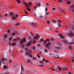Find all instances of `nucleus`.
Segmentation results:
<instances>
[{"label": "nucleus", "mask_w": 74, "mask_h": 74, "mask_svg": "<svg viewBox=\"0 0 74 74\" xmlns=\"http://www.w3.org/2000/svg\"><path fill=\"white\" fill-rule=\"evenodd\" d=\"M42 60L43 61V62H46V60H46V59H45L44 58H43V59H42Z\"/></svg>", "instance_id": "30"}, {"label": "nucleus", "mask_w": 74, "mask_h": 74, "mask_svg": "<svg viewBox=\"0 0 74 74\" xmlns=\"http://www.w3.org/2000/svg\"><path fill=\"white\" fill-rule=\"evenodd\" d=\"M29 54H30L29 53H26V55H29Z\"/></svg>", "instance_id": "51"}, {"label": "nucleus", "mask_w": 74, "mask_h": 74, "mask_svg": "<svg viewBox=\"0 0 74 74\" xmlns=\"http://www.w3.org/2000/svg\"><path fill=\"white\" fill-rule=\"evenodd\" d=\"M32 49H33V50H34V49H35V47H32Z\"/></svg>", "instance_id": "53"}, {"label": "nucleus", "mask_w": 74, "mask_h": 74, "mask_svg": "<svg viewBox=\"0 0 74 74\" xmlns=\"http://www.w3.org/2000/svg\"><path fill=\"white\" fill-rule=\"evenodd\" d=\"M52 21L53 23H55L56 22V20H53Z\"/></svg>", "instance_id": "27"}, {"label": "nucleus", "mask_w": 74, "mask_h": 74, "mask_svg": "<svg viewBox=\"0 0 74 74\" xmlns=\"http://www.w3.org/2000/svg\"><path fill=\"white\" fill-rule=\"evenodd\" d=\"M9 62L10 64H11V63H12L11 61L10 60H9Z\"/></svg>", "instance_id": "44"}, {"label": "nucleus", "mask_w": 74, "mask_h": 74, "mask_svg": "<svg viewBox=\"0 0 74 74\" xmlns=\"http://www.w3.org/2000/svg\"><path fill=\"white\" fill-rule=\"evenodd\" d=\"M72 62H74V60L73 59H72Z\"/></svg>", "instance_id": "61"}, {"label": "nucleus", "mask_w": 74, "mask_h": 74, "mask_svg": "<svg viewBox=\"0 0 74 74\" xmlns=\"http://www.w3.org/2000/svg\"><path fill=\"white\" fill-rule=\"evenodd\" d=\"M57 69H58L59 70H65L66 71H67L68 70V69L66 68H62L59 66H58L57 67Z\"/></svg>", "instance_id": "3"}, {"label": "nucleus", "mask_w": 74, "mask_h": 74, "mask_svg": "<svg viewBox=\"0 0 74 74\" xmlns=\"http://www.w3.org/2000/svg\"><path fill=\"white\" fill-rule=\"evenodd\" d=\"M59 36L61 38H64V37H63V35L61 34H59Z\"/></svg>", "instance_id": "15"}, {"label": "nucleus", "mask_w": 74, "mask_h": 74, "mask_svg": "<svg viewBox=\"0 0 74 74\" xmlns=\"http://www.w3.org/2000/svg\"><path fill=\"white\" fill-rule=\"evenodd\" d=\"M41 55V52H40L39 53L37 54V56L39 58H40V56L39 55Z\"/></svg>", "instance_id": "16"}, {"label": "nucleus", "mask_w": 74, "mask_h": 74, "mask_svg": "<svg viewBox=\"0 0 74 74\" xmlns=\"http://www.w3.org/2000/svg\"><path fill=\"white\" fill-rule=\"evenodd\" d=\"M51 70H52V71H55V69H52V68H50Z\"/></svg>", "instance_id": "42"}, {"label": "nucleus", "mask_w": 74, "mask_h": 74, "mask_svg": "<svg viewBox=\"0 0 74 74\" xmlns=\"http://www.w3.org/2000/svg\"><path fill=\"white\" fill-rule=\"evenodd\" d=\"M51 42H49L48 43H47L45 45V47H46L47 49L51 50Z\"/></svg>", "instance_id": "2"}, {"label": "nucleus", "mask_w": 74, "mask_h": 74, "mask_svg": "<svg viewBox=\"0 0 74 74\" xmlns=\"http://www.w3.org/2000/svg\"><path fill=\"white\" fill-rule=\"evenodd\" d=\"M69 35L71 37H73V36H74V34H73V33L72 32H69Z\"/></svg>", "instance_id": "12"}, {"label": "nucleus", "mask_w": 74, "mask_h": 74, "mask_svg": "<svg viewBox=\"0 0 74 74\" xmlns=\"http://www.w3.org/2000/svg\"><path fill=\"white\" fill-rule=\"evenodd\" d=\"M13 41H17V40L16 39H13Z\"/></svg>", "instance_id": "45"}, {"label": "nucleus", "mask_w": 74, "mask_h": 74, "mask_svg": "<svg viewBox=\"0 0 74 74\" xmlns=\"http://www.w3.org/2000/svg\"><path fill=\"white\" fill-rule=\"evenodd\" d=\"M67 4H71V2L69 1H68L67 2Z\"/></svg>", "instance_id": "29"}, {"label": "nucleus", "mask_w": 74, "mask_h": 74, "mask_svg": "<svg viewBox=\"0 0 74 74\" xmlns=\"http://www.w3.org/2000/svg\"><path fill=\"white\" fill-rule=\"evenodd\" d=\"M58 22H61V21H60V20H58Z\"/></svg>", "instance_id": "59"}, {"label": "nucleus", "mask_w": 74, "mask_h": 74, "mask_svg": "<svg viewBox=\"0 0 74 74\" xmlns=\"http://www.w3.org/2000/svg\"><path fill=\"white\" fill-rule=\"evenodd\" d=\"M15 16H12V17L11 18V19L13 21H14V20H15L16 18H17V17L18 16V14H15Z\"/></svg>", "instance_id": "5"}, {"label": "nucleus", "mask_w": 74, "mask_h": 74, "mask_svg": "<svg viewBox=\"0 0 74 74\" xmlns=\"http://www.w3.org/2000/svg\"><path fill=\"white\" fill-rule=\"evenodd\" d=\"M44 41V39L42 38L40 39V40L39 41V42H42V41Z\"/></svg>", "instance_id": "25"}, {"label": "nucleus", "mask_w": 74, "mask_h": 74, "mask_svg": "<svg viewBox=\"0 0 74 74\" xmlns=\"http://www.w3.org/2000/svg\"><path fill=\"white\" fill-rule=\"evenodd\" d=\"M23 1V3L27 7V8H29L30 7V6L31 5H33V3L31 1H30L29 3V4H28L27 3H26V2L25 1V0H22Z\"/></svg>", "instance_id": "1"}, {"label": "nucleus", "mask_w": 74, "mask_h": 74, "mask_svg": "<svg viewBox=\"0 0 74 74\" xmlns=\"http://www.w3.org/2000/svg\"><path fill=\"white\" fill-rule=\"evenodd\" d=\"M69 47H68V48H69V49H70V50H71H71H72V47H71V45H69Z\"/></svg>", "instance_id": "21"}, {"label": "nucleus", "mask_w": 74, "mask_h": 74, "mask_svg": "<svg viewBox=\"0 0 74 74\" xmlns=\"http://www.w3.org/2000/svg\"><path fill=\"white\" fill-rule=\"evenodd\" d=\"M16 1H17V3H20V2H21V1L19 0H16Z\"/></svg>", "instance_id": "35"}, {"label": "nucleus", "mask_w": 74, "mask_h": 74, "mask_svg": "<svg viewBox=\"0 0 74 74\" xmlns=\"http://www.w3.org/2000/svg\"><path fill=\"white\" fill-rule=\"evenodd\" d=\"M32 59H33V60H36V58H32Z\"/></svg>", "instance_id": "56"}, {"label": "nucleus", "mask_w": 74, "mask_h": 74, "mask_svg": "<svg viewBox=\"0 0 74 74\" xmlns=\"http://www.w3.org/2000/svg\"><path fill=\"white\" fill-rule=\"evenodd\" d=\"M15 44H16V43H14V42H9L8 44V45L10 46H15Z\"/></svg>", "instance_id": "6"}, {"label": "nucleus", "mask_w": 74, "mask_h": 74, "mask_svg": "<svg viewBox=\"0 0 74 74\" xmlns=\"http://www.w3.org/2000/svg\"><path fill=\"white\" fill-rule=\"evenodd\" d=\"M40 63H42V64H44V63H42V61H40Z\"/></svg>", "instance_id": "49"}, {"label": "nucleus", "mask_w": 74, "mask_h": 74, "mask_svg": "<svg viewBox=\"0 0 74 74\" xmlns=\"http://www.w3.org/2000/svg\"><path fill=\"white\" fill-rule=\"evenodd\" d=\"M25 12H24L25 13V14H28V12L27 11H26L25 10H24Z\"/></svg>", "instance_id": "38"}, {"label": "nucleus", "mask_w": 74, "mask_h": 74, "mask_svg": "<svg viewBox=\"0 0 74 74\" xmlns=\"http://www.w3.org/2000/svg\"><path fill=\"white\" fill-rule=\"evenodd\" d=\"M7 68V66L5 65H4L3 67V69H6Z\"/></svg>", "instance_id": "34"}, {"label": "nucleus", "mask_w": 74, "mask_h": 74, "mask_svg": "<svg viewBox=\"0 0 74 74\" xmlns=\"http://www.w3.org/2000/svg\"><path fill=\"white\" fill-rule=\"evenodd\" d=\"M59 10L60 11L61 10V11H62V12L63 13V14L66 13V12H65L62 9V7H60V8H59Z\"/></svg>", "instance_id": "9"}, {"label": "nucleus", "mask_w": 74, "mask_h": 74, "mask_svg": "<svg viewBox=\"0 0 74 74\" xmlns=\"http://www.w3.org/2000/svg\"><path fill=\"white\" fill-rule=\"evenodd\" d=\"M44 51L46 53V52H47V49H44Z\"/></svg>", "instance_id": "40"}, {"label": "nucleus", "mask_w": 74, "mask_h": 74, "mask_svg": "<svg viewBox=\"0 0 74 74\" xmlns=\"http://www.w3.org/2000/svg\"><path fill=\"white\" fill-rule=\"evenodd\" d=\"M21 70H23V68L22 67L21 68Z\"/></svg>", "instance_id": "62"}, {"label": "nucleus", "mask_w": 74, "mask_h": 74, "mask_svg": "<svg viewBox=\"0 0 74 74\" xmlns=\"http://www.w3.org/2000/svg\"><path fill=\"white\" fill-rule=\"evenodd\" d=\"M47 23L48 24H51V22L49 21H47Z\"/></svg>", "instance_id": "33"}, {"label": "nucleus", "mask_w": 74, "mask_h": 74, "mask_svg": "<svg viewBox=\"0 0 74 74\" xmlns=\"http://www.w3.org/2000/svg\"><path fill=\"white\" fill-rule=\"evenodd\" d=\"M45 62L46 63L47 65H49V64H51V62L47 60H46V61H45Z\"/></svg>", "instance_id": "10"}, {"label": "nucleus", "mask_w": 74, "mask_h": 74, "mask_svg": "<svg viewBox=\"0 0 74 74\" xmlns=\"http://www.w3.org/2000/svg\"><path fill=\"white\" fill-rule=\"evenodd\" d=\"M7 38V35H4V40H6V39Z\"/></svg>", "instance_id": "24"}, {"label": "nucleus", "mask_w": 74, "mask_h": 74, "mask_svg": "<svg viewBox=\"0 0 74 74\" xmlns=\"http://www.w3.org/2000/svg\"><path fill=\"white\" fill-rule=\"evenodd\" d=\"M63 42H64V43H67V41L66 40H64L63 41Z\"/></svg>", "instance_id": "31"}, {"label": "nucleus", "mask_w": 74, "mask_h": 74, "mask_svg": "<svg viewBox=\"0 0 74 74\" xmlns=\"http://www.w3.org/2000/svg\"><path fill=\"white\" fill-rule=\"evenodd\" d=\"M10 16H12L13 15V13L11 12H10L9 13V15Z\"/></svg>", "instance_id": "17"}, {"label": "nucleus", "mask_w": 74, "mask_h": 74, "mask_svg": "<svg viewBox=\"0 0 74 74\" xmlns=\"http://www.w3.org/2000/svg\"><path fill=\"white\" fill-rule=\"evenodd\" d=\"M32 26L33 27H36V25L33 24L32 25Z\"/></svg>", "instance_id": "37"}, {"label": "nucleus", "mask_w": 74, "mask_h": 74, "mask_svg": "<svg viewBox=\"0 0 74 74\" xmlns=\"http://www.w3.org/2000/svg\"><path fill=\"white\" fill-rule=\"evenodd\" d=\"M25 50L26 51H27V52H30L31 51V50L30 49H27V48H25Z\"/></svg>", "instance_id": "11"}, {"label": "nucleus", "mask_w": 74, "mask_h": 74, "mask_svg": "<svg viewBox=\"0 0 74 74\" xmlns=\"http://www.w3.org/2000/svg\"><path fill=\"white\" fill-rule=\"evenodd\" d=\"M42 17V16H40V18H41Z\"/></svg>", "instance_id": "60"}, {"label": "nucleus", "mask_w": 74, "mask_h": 74, "mask_svg": "<svg viewBox=\"0 0 74 74\" xmlns=\"http://www.w3.org/2000/svg\"><path fill=\"white\" fill-rule=\"evenodd\" d=\"M25 45H23L22 46V48H24V47H25Z\"/></svg>", "instance_id": "55"}, {"label": "nucleus", "mask_w": 74, "mask_h": 74, "mask_svg": "<svg viewBox=\"0 0 74 74\" xmlns=\"http://www.w3.org/2000/svg\"><path fill=\"white\" fill-rule=\"evenodd\" d=\"M9 41H10V40H11V39H12V38L11 37L10 38H9Z\"/></svg>", "instance_id": "52"}, {"label": "nucleus", "mask_w": 74, "mask_h": 74, "mask_svg": "<svg viewBox=\"0 0 74 74\" xmlns=\"http://www.w3.org/2000/svg\"><path fill=\"white\" fill-rule=\"evenodd\" d=\"M10 30L8 29L7 30V32H8V34H10Z\"/></svg>", "instance_id": "32"}, {"label": "nucleus", "mask_w": 74, "mask_h": 74, "mask_svg": "<svg viewBox=\"0 0 74 74\" xmlns=\"http://www.w3.org/2000/svg\"><path fill=\"white\" fill-rule=\"evenodd\" d=\"M55 48L57 49H62V48H61V47H55Z\"/></svg>", "instance_id": "28"}, {"label": "nucleus", "mask_w": 74, "mask_h": 74, "mask_svg": "<svg viewBox=\"0 0 74 74\" xmlns=\"http://www.w3.org/2000/svg\"><path fill=\"white\" fill-rule=\"evenodd\" d=\"M27 11H31V9L29 8H27Z\"/></svg>", "instance_id": "39"}, {"label": "nucleus", "mask_w": 74, "mask_h": 74, "mask_svg": "<svg viewBox=\"0 0 74 74\" xmlns=\"http://www.w3.org/2000/svg\"><path fill=\"white\" fill-rule=\"evenodd\" d=\"M72 28L73 30H74V25L72 26Z\"/></svg>", "instance_id": "50"}, {"label": "nucleus", "mask_w": 74, "mask_h": 74, "mask_svg": "<svg viewBox=\"0 0 74 74\" xmlns=\"http://www.w3.org/2000/svg\"><path fill=\"white\" fill-rule=\"evenodd\" d=\"M45 11L46 12V13L47 14V16H48V15H49V13L48 12V9L46 8L45 9Z\"/></svg>", "instance_id": "13"}, {"label": "nucleus", "mask_w": 74, "mask_h": 74, "mask_svg": "<svg viewBox=\"0 0 74 74\" xmlns=\"http://www.w3.org/2000/svg\"><path fill=\"white\" fill-rule=\"evenodd\" d=\"M15 26H20L21 25H20V24H19V23H16V24L15 25Z\"/></svg>", "instance_id": "22"}, {"label": "nucleus", "mask_w": 74, "mask_h": 74, "mask_svg": "<svg viewBox=\"0 0 74 74\" xmlns=\"http://www.w3.org/2000/svg\"><path fill=\"white\" fill-rule=\"evenodd\" d=\"M1 60H2L3 61V62H5V61L6 60V58H1Z\"/></svg>", "instance_id": "20"}, {"label": "nucleus", "mask_w": 74, "mask_h": 74, "mask_svg": "<svg viewBox=\"0 0 74 74\" xmlns=\"http://www.w3.org/2000/svg\"><path fill=\"white\" fill-rule=\"evenodd\" d=\"M27 62L28 63H30V62H31V61L30 60H28Z\"/></svg>", "instance_id": "41"}, {"label": "nucleus", "mask_w": 74, "mask_h": 74, "mask_svg": "<svg viewBox=\"0 0 74 74\" xmlns=\"http://www.w3.org/2000/svg\"><path fill=\"white\" fill-rule=\"evenodd\" d=\"M35 42H36L35 41H32L31 42H29L28 43L27 45L28 46H29V45H30V44H33V43H35Z\"/></svg>", "instance_id": "8"}, {"label": "nucleus", "mask_w": 74, "mask_h": 74, "mask_svg": "<svg viewBox=\"0 0 74 74\" xmlns=\"http://www.w3.org/2000/svg\"><path fill=\"white\" fill-rule=\"evenodd\" d=\"M55 32H56V33H58V31H57V30H55Z\"/></svg>", "instance_id": "63"}, {"label": "nucleus", "mask_w": 74, "mask_h": 74, "mask_svg": "<svg viewBox=\"0 0 74 74\" xmlns=\"http://www.w3.org/2000/svg\"><path fill=\"white\" fill-rule=\"evenodd\" d=\"M5 16H8V15H9V14H5Z\"/></svg>", "instance_id": "46"}, {"label": "nucleus", "mask_w": 74, "mask_h": 74, "mask_svg": "<svg viewBox=\"0 0 74 74\" xmlns=\"http://www.w3.org/2000/svg\"><path fill=\"white\" fill-rule=\"evenodd\" d=\"M34 13L35 15H36V12H34Z\"/></svg>", "instance_id": "57"}, {"label": "nucleus", "mask_w": 74, "mask_h": 74, "mask_svg": "<svg viewBox=\"0 0 74 74\" xmlns=\"http://www.w3.org/2000/svg\"><path fill=\"white\" fill-rule=\"evenodd\" d=\"M42 65H40V66L41 67H42Z\"/></svg>", "instance_id": "64"}, {"label": "nucleus", "mask_w": 74, "mask_h": 74, "mask_svg": "<svg viewBox=\"0 0 74 74\" xmlns=\"http://www.w3.org/2000/svg\"><path fill=\"white\" fill-rule=\"evenodd\" d=\"M46 5H47V7H49V5L48 4V3H46Z\"/></svg>", "instance_id": "48"}, {"label": "nucleus", "mask_w": 74, "mask_h": 74, "mask_svg": "<svg viewBox=\"0 0 74 74\" xmlns=\"http://www.w3.org/2000/svg\"><path fill=\"white\" fill-rule=\"evenodd\" d=\"M53 39H47L46 40V41H53Z\"/></svg>", "instance_id": "19"}, {"label": "nucleus", "mask_w": 74, "mask_h": 74, "mask_svg": "<svg viewBox=\"0 0 74 74\" xmlns=\"http://www.w3.org/2000/svg\"><path fill=\"white\" fill-rule=\"evenodd\" d=\"M18 34V33H16V32H13L12 34V36H14V35H15V34Z\"/></svg>", "instance_id": "18"}, {"label": "nucleus", "mask_w": 74, "mask_h": 74, "mask_svg": "<svg viewBox=\"0 0 74 74\" xmlns=\"http://www.w3.org/2000/svg\"><path fill=\"white\" fill-rule=\"evenodd\" d=\"M36 4L38 6H40V5H41V3H38Z\"/></svg>", "instance_id": "26"}, {"label": "nucleus", "mask_w": 74, "mask_h": 74, "mask_svg": "<svg viewBox=\"0 0 74 74\" xmlns=\"http://www.w3.org/2000/svg\"><path fill=\"white\" fill-rule=\"evenodd\" d=\"M25 41H26V39H23L21 40L19 42V44L21 46H22V45L23 44L24 42H25Z\"/></svg>", "instance_id": "4"}, {"label": "nucleus", "mask_w": 74, "mask_h": 74, "mask_svg": "<svg viewBox=\"0 0 74 74\" xmlns=\"http://www.w3.org/2000/svg\"><path fill=\"white\" fill-rule=\"evenodd\" d=\"M59 2H62V0H59Z\"/></svg>", "instance_id": "58"}, {"label": "nucleus", "mask_w": 74, "mask_h": 74, "mask_svg": "<svg viewBox=\"0 0 74 74\" xmlns=\"http://www.w3.org/2000/svg\"><path fill=\"white\" fill-rule=\"evenodd\" d=\"M39 37H40V36H39L38 34H35V36L34 37V38H35V39H36V40H37V38H38Z\"/></svg>", "instance_id": "7"}, {"label": "nucleus", "mask_w": 74, "mask_h": 74, "mask_svg": "<svg viewBox=\"0 0 74 74\" xmlns=\"http://www.w3.org/2000/svg\"><path fill=\"white\" fill-rule=\"evenodd\" d=\"M52 10H53V11H55V8H53Z\"/></svg>", "instance_id": "54"}, {"label": "nucleus", "mask_w": 74, "mask_h": 74, "mask_svg": "<svg viewBox=\"0 0 74 74\" xmlns=\"http://www.w3.org/2000/svg\"><path fill=\"white\" fill-rule=\"evenodd\" d=\"M71 10L73 11V12H74V6L73 5L71 6Z\"/></svg>", "instance_id": "14"}, {"label": "nucleus", "mask_w": 74, "mask_h": 74, "mask_svg": "<svg viewBox=\"0 0 74 74\" xmlns=\"http://www.w3.org/2000/svg\"><path fill=\"white\" fill-rule=\"evenodd\" d=\"M46 42H47L46 41H43V44H46Z\"/></svg>", "instance_id": "36"}, {"label": "nucleus", "mask_w": 74, "mask_h": 74, "mask_svg": "<svg viewBox=\"0 0 74 74\" xmlns=\"http://www.w3.org/2000/svg\"><path fill=\"white\" fill-rule=\"evenodd\" d=\"M32 39V38L31 37H28V40H29V41H31Z\"/></svg>", "instance_id": "23"}, {"label": "nucleus", "mask_w": 74, "mask_h": 74, "mask_svg": "<svg viewBox=\"0 0 74 74\" xmlns=\"http://www.w3.org/2000/svg\"><path fill=\"white\" fill-rule=\"evenodd\" d=\"M29 56L30 58L31 57H32L33 56V55H29Z\"/></svg>", "instance_id": "47"}, {"label": "nucleus", "mask_w": 74, "mask_h": 74, "mask_svg": "<svg viewBox=\"0 0 74 74\" xmlns=\"http://www.w3.org/2000/svg\"><path fill=\"white\" fill-rule=\"evenodd\" d=\"M58 26H61V24H60V23H58Z\"/></svg>", "instance_id": "43"}]
</instances>
